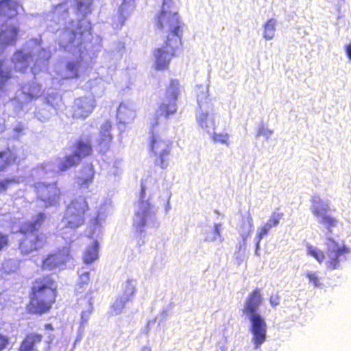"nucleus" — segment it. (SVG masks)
Masks as SVG:
<instances>
[{"instance_id":"30","label":"nucleus","mask_w":351,"mask_h":351,"mask_svg":"<svg viewBox=\"0 0 351 351\" xmlns=\"http://www.w3.org/2000/svg\"><path fill=\"white\" fill-rule=\"evenodd\" d=\"M211 138L214 143L228 145L229 135L227 133H213L211 136Z\"/></svg>"},{"instance_id":"4","label":"nucleus","mask_w":351,"mask_h":351,"mask_svg":"<svg viewBox=\"0 0 351 351\" xmlns=\"http://www.w3.org/2000/svg\"><path fill=\"white\" fill-rule=\"evenodd\" d=\"M46 217L45 213L40 212L32 220L24 221L20 225L18 231L23 237L19 241L18 248L22 254L27 255L38 251L47 245V234L38 232Z\"/></svg>"},{"instance_id":"44","label":"nucleus","mask_w":351,"mask_h":351,"mask_svg":"<svg viewBox=\"0 0 351 351\" xmlns=\"http://www.w3.org/2000/svg\"><path fill=\"white\" fill-rule=\"evenodd\" d=\"M329 241H331L333 244H334V246L335 247H337V243L332 239H329Z\"/></svg>"},{"instance_id":"25","label":"nucleus","mask_w":351,"mask_h":351,"mask_svg":"<svg viewBox=\"0 0 351 351\" xmlns=\"http://www.w3.org/2000/svg\"><path fill=\"white\" fill-rule=\"evenodd\" d=\"M129 298H117L112 304L111 308L115 315L121 313L125 308V304L129 301Z\"/></svg>"},{"instance_id":"23","label":"nucleus","mask_w":351,"mask_h":351,"mask_svg":"<svg viewBox=\"0 0 351 351\" xmlns=\"http://www.w3.org/2000/svg\"><path fill=\"white\" fill-rule=\"evenodd\" d=\"M306 248L308 255L313 257L318 263H323L325 258V254L323 251L317 249L310 244L307 245Z\"/></svg>"},{"instance_id":"16","label":"nucleus","mask_w":351,"mask_h":351,"mask_svg":"<svg viewBox=\"0 0 351 351\" xmlns=\"http://www.w3.org/2000/svg\"><path fill=\"white\" fill-rule=\"evenodd\" d=\"M19 3L14 0H0V16L6 20L12 19L18 15Z\"/></svg>"},{"instance_id":"14","label":"nucleus","mask_w":351,"mask_h":351,"mask_svg":"<svg viewBox=\"0 0 351 351\" xmlns=\"http://www.w3.org/2000/svg\"><path fill=\"white\" fill-rule=\"evenodd\" d=\"M32 60V53H25L22 49H17L14 51L11 61L17 71L23 73L29 67Z\"/></svg>"},{"instance_id":"18","label":"nucleus","mask_w":351,"mask_h":351,"mask_svg":"<svg viewBox=\"0 0 351 351\" xmlns=\"http://www.w3.org/2000/svg\"><path fill=\"white\" fill-rule=\"evenodd\" d=\"M81 160L73 153L66 154L58 164V171L64 172L69 169L77 166Z\"/></svg>"},{"instance_id":"5","label":"nucleus","mask_w":351,"mask_h":351,"mask_svg":"<svg viewBox=\"0 0 351 351\" xmlns=\"http://www.w3.org/2000/svg\"><path fill=\"white\" fill-rule=\"evenodd\" d=\"M262 302L261 291L260 289L256 288L247 295L242 309L243 313L250 320L252 341L255 348H258L267 338V324L265 319L258 313Z\"/></svg>"},{"instance_id":"22","label":"nucleus","mask_w":351,"mask_h":351,"mask_svg":"<svg viewBox=\"0 0 351 351\" xmlns=\"http://www.w3.org/2000/svg\"><path fill=\"white\" fill-rule=\"evenodd\" d=\"M276 22L273 19H269L264 25L263 36L266 40L272 39L276 30Z\"/></svg>"},{"instance_id":"34","label":"nucleus","mask_w":351,"mask_h":351,"mask_svg":"<svg viewBox=\"0 0 351 351\" xmlns=\"http://www.w3.org/2000/svg\"><path fill=\"white\" fill-rule=\"evenodd\" d=\"M271 228L267 223H265L259 228L258 232L257 233L258 243L261 241V240L263 239L264 236L268 234Z\"/></svg>"},{"instance_id":"26","label":"nucleus","mask_w":351,"mask_h":351,"mask_svg":"<svg viewBox=\"0 0 351 351\" xmlns=\"http://www.w3.org/2000/svg\"><path fill=\"white\" fill-rule=\"evenodd\" d=\"M103 127L107 132L104 133L101 137L99 144L108 148L112 138V135L108 132L111 128V124L110 123H106Z\"/></svg>"},{"instance_id":"28","label":"nucleus","mask_w":351,"mask_h":351,"mask_svg":"<svg viewBox=\"0 0 351 351\" xmlns=\"http://www.w3.org/2000/svg\"><path fill=\"white\" fill-rule=\"evenodd\" d=\"M16 178H6L0 180V194L5 193L9 187L14 184H19Z\"/></svg>"},{"instance_id":"8","label":"nucleus","mask_w":351,"mask_h":351,"mask_svg":"<svg viewBox=\"0 0 351 351\" xmlns=\"http://www.w3.org/2000/svg\"><path fill=\"white\" fill-rule=\"evenodd\" d=\"M71 258L70 250L66 247L59 248L57 250L49 253L43 258L41 263V268L43 270H53L60 268Z\"/></svg>"},{"instance_id":"45","label":"nucleus","mask_w":351,"mask_h":351,"mask_svg":"<svg viewBox=\"0 0 351 351\" xmlns=\"http://www.w3.org/2000/svg\"><path fill=\"white\" fill-rule=\"evenodd\" d=\"M168 0H163V4H165Z\"/></svg>"},{"instance_id":"11","label":"nucleus","mask_w":351,"mask_h":351,"mask_svg":"<svg viewBox=\"0 0 351 351\" xmlns=\"http://www.w3.org/2000/svg\"><path fill=\"white\" fill-rule=\"evenodd\" d=\"M25 158L26 156L24 154L21 157L19 155L15 147H7L5 149L0 151V172L12 165H19Z\"/></svg>"},{"instance_id":"37","label":"nucleus","mask_w":351,"mask_h":351,"mask_svg":"<svg viewBox=\"0 0 351 351\" xmlns=\"http://www.w3.org/2000/svg\"><path fill=\"white\" fill-rule=\"evenodd\" d=\"M280 297L278 294L271 295L269 298V302L272 306H276L280 304Z\"/></svg>"},{"instance_id":"19","label":"nucleus","mask_w":351,"mask_h":351,"mask_svg":"<svg viewBox=\"0 0 351 351\" xmlns=\"http://www.w3.org/2000/svg\"><path fill=\"white\" fill-rule=\"evenodd\" d=\"M332 252H334V255L330 257L327 261V267L329 269H335L339 265V257L344 254L348 253L350 250L346 246L343 245L338 247Z\"/></svg>"},{"instance_id":"46","label":"nucleus","mask_w":351,"mask_h":351,"mask_svg":"<svg viewBox=\"0 0 351 351\" xmlns=\"http://www.w3.org/2000/svg\"><path fill=\"white\" fill-rule=\"evenodd\" d=\"M76 32H73V35H75Z\"/></svg>"},{"instance_id":"32","label":"nucleus","mask_w":351,"mask_h":351,"mask_svg":"<svg viewBox=\"0 0 351 351\" xmlns=\"http://www.w3.org/2000/svg\"><path fill=\"white\" fill-rule=\"evenodd\" d=\"M10 343V337L0 331V351H4L6 350Z\"/></svg>"},{"instance_id":"6","label":"nucleus","mask_w":351,"mask_h":351,"mask_svg":"<svg viewBox=\"0 0 351 351\" xmlns=\"http://www.w3.org/2000/svg\"><path fill=\"white\" fill-rule=\"evenodd\" d=\"M86 198L79 196L73 198L66 206L63 221L66 228L75 229L82 226L89 211Z\"/></svg>"},{"instance_id":"13","label":"nucleus","mask_w":351,"mask_h":351,"mask_svg":"<svg viewBox=\"0 0 351 351\" xmlns=\"http://www.w3.org/2000/svg\"><path fill=\"white\" fill-rule=\"evenodd\" d=\"M43 335L36 332L27 333L21 341L17 351H39L37 345L40 344Z\"/></svg>"},{"instance_id":"36","label":"nucleus","mask_w":351,"mask_h":351,"mask_svg":"<svg viewBox=\"0 0 351 351\" xmlns=\"http://www.w3.org/2000/svg\"><path fill=\"white\" fill-rule=\"evenodd\" d=\"M220 231H221V224L220 223L215 224L214 230H213L215 235H214L213 238L206 237V241H213V240L216 239V238L217 237H221Z\"/></svg>"},{"instance_id":"33","label":"nucleus","mask_w":351,"mask_h":351,"mask_svg":"<svg viewBox=\"0 0 351 351\" xmlns=\"http://www.w3.org/2000/svg\"><path fill=\"white\" fill-rule=\"evenodd\" d=\"M10 244L9 235L0 232V251L7 248Z\"/></svg>"},{"instance_id":"12","label":"nucleus","mask_w":351,"mask_h":351,"mask_svg":"<svg viewBox=\"0 0 351 351\" xmlns=\"http://www.w3.org/2000/svg\"><path fill=\"white\" fill-rule=\"evenodd\" d=\"M94 177V166L92 163H88L80 169L79 174L75 178V183L79 189H86L93 182Z\"/></svg>"},{"instance_id":"35","label":"nucleus","mask_w":351,"mask_h":351,"mask_svg":"<svg viewBox=\"0 0 351 351\" xmlns=\"http://www.w3.org/2000/svg\"><path fill=\"white\" fill-rule=\"evenodd\" d=\"M306 276L308 278L309 282L312 283L315 287H319L321 285L319 279L315 273L309 271L306 274Z\"/></svg>"},{"instance_id":"15","label":"nucleus","mask_w":351,"mask_h":351,"mask_svg":"<svg viewBox=\"0 0 351 351\" xmlns=\"http://www.w3.org/2000/svg\"><path fill=\"white\" fill-rule=\"evenodd\" d=\"M19 28L15 25H9L0 33V45L6 47L14 46L17 42Z\"/></svg>"},{"instance_id":"9","label":"nucleus","mask_w":351,"mask_h":351,"mask_svg":"<svg viewBox=\"0 0 351 351\" xmlns=\"http://www.w3.org/2000/svg\"><path fill=\"white\" fill-rule=\"evenodd\" d=\"M329 210L328 205L320 201H313L311 211L313 214L319 219V222L323 224L328 230L335 227L338 220L333 216L328 214Z\"/></svg>"},{"instance_id":"27","label":"nucleus","mask_w":351,"mask_h":351,"mask_svg":"<svg viewBox=\"0 0 351 351\" xmlns=\"http://www.w3.org/2000/svg\"><path fill=\"white\" fill-rule=\"evenodd\" d=\"M245 226L247 227V230L242 234L243 237H247L253 230V219L250 215H248L245 219H243L241 223L240 224V228L244 230Z\"/></svg>"},{"instance_id":"1","label":"nucleus","mask_w":351,"mask_h":351,"mask_svg":"<svg viewBox=\"0 0 351 351\" xmlns=\"http://www.w3.org/2000/svg\"><path fill=\"white\" fill-rule=\"evenodd\" d=\"M155 27L159 30H165L167 34L162 46L154 51L155 69L164 71L168 69L171 58L182 49L183 24L177 12L162 9L155 19Z\"/></svg>"},{"instance_id":"20","label":"nucleus","mask_w":351,"mask_h":351,"mask_svg":"<svg viewBox=\"0 0 351 351\" xmlns=\"http://www.w3.org/2000/svg\"><path fill=\"white\" fill-rule=\"evenodd\" d=\"M99 243L94 241L90 246H88L84 252L83 261L86 264L93 263L98 258Z\"/></svg>"},{"instance_id":"40","label":"nucleus","mask_w":351,"mask_h":351,"mask_svg":"<svg viewBox=\"0 0 351 351\" xmlns=\"http://www.w3.org/2000/svg\"><path fill=\"white\" fill-rule=\"evenodd\" d=\"M128 108L127 106L125 105V104H121L119 107H118V109H117V114H120L122 113L123 111L127 110Z\"/></svg>"},{"instance_id":"2","label":"nucleus","mask_w":351,"mask_h":351,"mask_svg":"<svg viewBox=\"0 0 351 351\" xmlns=\"http://www.w3.org/2000/svg\"><path fill=\"white\" fill-rule=\"evenodd\" d=\"M179 81L177 80H173L170 82L167 89L168 97L158 106L156 114L157 121L161 117L168 119L176 112V100L179 94ZM157 124L158 121L152 125L148 149L150 156L154 158L155 165L165 169L168 165L171 156L173 142L169 139L162 138L160 134L154 132V128Z\"/></svg>"},{"instance_id":"39","label":"nucleus","mask_w":351,"mask_h":351,"mask_svg":"<svg viewBox=\"0 0 351 351\" xmlns=\"http://www.w3.org/2000/svg\"><path fill=\"white\" fill-rule=\"evenodd\" d=\"M344 48L348 59L351 61V43L346 45Z\"/></svg>"},{"instance_id":"38","label":"nucleus","mask_w":351,"mask_h":351,"mask_svg":"<svg viewBox=\"0 0 351 351\" xmlns=\"http://www.w3.org/2000/svg\"><path fill=\"white\" fill-rule=\"evenodd\" d=\"M78 63L77 62H69L66 64L67 70L71 72H76L77 70Z\"/></svg>"},{"instance_id":"42","label":"nucleus","mask_w":351,"mask_h":351,"mask_svg":"<svg viewBox=\"0 0 351 351\" xmlns=\"http://www.w3.org/2000/svg\"><path fill=\"white\" fill-rule=\"evenodd\" d=\"M207 117H208V114H202L201 118L199 119V123L201 125H203V123H206Z\"/></svg>"},{"instance_id":"29","label":"nucleus","mask_w":351,"mask_h":351,"mask_svg":"<svg viewBox=\"0 0 351 351\" xmlns=\"http://www.w3.org/2000/svg\"><path fill=\"white\" fill-rule=\"evenodd\" d=\"M92 5V0H87L86 1H77L76 9L82 14H87L90 12V7Z\"/></svg>"},{"instance_id":"3","label":"nucleus","mask_w":351,"mask_h":351,"mask_svg":"<svg viewBox=\"0 0 351 351\" xmlns=\"http://www.w3.org/2000/svg\"><path fill=\"white\" fill-rule=\"evenodd\" d=\"M58 295V283L51 274L36 278L29 288L27 313L35 315L49 313L56 302Z\"/></svg>"},{"instance_id":"41","label":"nucleus","mask_w":351,"mask_h":351,"mask_svg":"<svg viewBox=\"0 0 351 351\" xmlns=\"http://www.w3.org/2000/svg\"><path fill=\"white\" fill-rule=\"evenodd\" d=\"M47 340L46 341V343L49 346L53 342V340L54 339V335L49 333V335H47Z\"/></svg>"},{"instance_id":"7","label":"nucleus","mask_w":351,"mask_h":351,"mask_svg":"<svg viewBox=\"0 0 351 351\" xmlns=\"http://www.w3.org/2000/svg\"><path fill=\"white\" fill-rule=\"evenodd\" d=\"M33 187L38 198L46 206H52L58 204L61 196V190L56 182L49 183L38 182L34 183Z\"/></svg>"},{"instance_id":"10","label":"nucleus","mask_w":351,"mask_h":351,"mask_svg":"<svg viewBox=\"0 0 351 351\" xmlns=\"http://www.w3.org/2000/svg\"><path fill=\"white\" fill-rule=\"evenodd\" d=\"M95 100L88 97H80L75 99L72 106V116L75 119H85L95 108Z\"/></svg>"},{"instance_id":"43","label":"nucleus","mask_w":351,"mask_h":351,"mask_svg":"<svg viewBox=\"0 0 351 351\" xmlns=\"http://www.w3.org/2000/svg\"><path fill=\"white\" fill-rule=\"evenodd\" d=\"M44 328L46 330H50V331H52L54 330V328H53V326L52 324L51 323H47V324H45L44 325Z\"/></svg>"},{"instance_id":"31","label":"nucleus","mask_w":351,"mask_h":351,"mask_svg":"<svg viewBox=\"0 0 351 351\" xmlns=\"http://www.w3.org/2000/svg\"><path fill=\"white\" fill-rule=\"evenodd\" d=\"M90 280V274L88 271L81 274L79 276L77 285L79 289H82L84 286L87 285Z\"/></svg>"},{"instance_id":"17","label":"nucleus","mask_w":351,"mask_h":351,"mask_svg":"<svg viewBox=\"0 0 351 351\" xmlns=\"http://www.w3.org/2000/svg\"><path fill=\"white\" fill-rule=\"evenodd\" d=\"M74 152H73L76 156L82 160L83 158L90 156L93 153L91 141L90 139H77L73 145Z\"/></svg>"},{"instance_id":"24","label":"nucleus","mask_w":351,"mask_h":351,"mask_svg":"<svg viewBox=\"0 0 351 351\" xmlns=\"http://www.w3.org/2000/svg\"><path fill=\"white\" fill-rule=\"evenodd\" d=\"M284 216V213L280 211L279 208H276L274 211H273L267 221V223L272 228L274 227L277 226L281 219H282Z\"/></svg>"},{"instance_id":"21","label":"nucleus","mask_w":351,"mask_h":351,"mask_svg":"<svg viewBox=\"0 0 351 351\" xmlns=\"http://www.w3.org/2000/svg\"><path fill=\"white\" fill-rule=\"evenodd\" d=\"M3 61L0 60V90L3 89L8 81L12 78L11 68L3 69Z\"/></svg>"}]
</instances>
